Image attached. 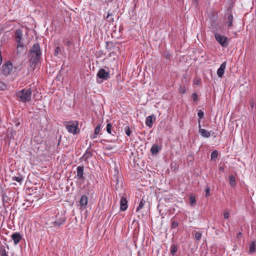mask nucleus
Segmentation results:
<instances>
[{
  "label": "nucleus",
  "mask_w": 256,
  "mask_h": 256,
  "mask_svg": "<svg viewBox=\"0 0 256 256\" xmlns=\"http://www.w3.org/2000/svg\"><path fill=\"white\" fill-rule=\"evenodd\" d=\"M41 54L39 44H34L30 50L31 66L33 69H36L38 67L40 58Z\"/></svg>",
  "instance_id": "obj_1"
},
{
  "label": "nucleus",
  "mask_w": 256,
  "mask_h": 256,
  "mask_svg": "<svg viewBox=\"0 0 256 256\" xmlns=\"http://www.w3.org/2000/svg\"><path fill=\"white\" fill-rule=\"evenodd\" d=\"M16 94L20 102L26 104L31 100L32 90L30 88H26L18 91Z\"/></svg>",
  "instance_id": "obj_2"
},
{
  "label": "nucleus",
  "mask_w": 256,
  "mask_h": 256,
  "mask_svg": "<svg viewBox=\"0 0 256 256\" xmlns=\"http://www.w3.org/2000/svg\"><path fill=\"white\" fill-rule=\"evenodd\" d=\"M96 77L98 83L101 84L110 78V72L109 71H106L104 68H100L97 73Z\"/></svg>",
  "instance_id": "obj_3"
},
{
  "label": "nucleus",
  "mask_w": 256,
  "mask_h": 256,
  "mask_svg": "<svg viewBox=\"0 0 256 256\" xmlns=\"http://www.w3.org/2000/svg\"><path fill=\"white\" fill-rule=\"evenodd\" d=\"M65 126L68 132L72 133L74 134H77L79 132L78 128V122H64Z\"/></svg>",
  "instance_id": "obj_4"
},
{
  "label": "nucleus",
  "mask_w": 256,
  "mask_h": 256,
  "mask_svg": "<svg viewBox=\"0 0 256 256\" xmlns=\"http://www.w3.org/2000/svg\"><path fill=\"white\" fill-rule=\"evenodd\" d=\"M14 72L13 65L10 61L6 62L2 66V74L8 76Z\"/></svg>",
  "instance_id": "obj_5"
},
{
  "label": "nucleus",
  "mask_w": 256,
  "mask_h": 256,
  "mask_svg": "<svg viewBox=\"0 0 256 256\" xmlns=\"http://www.w3.org/2000/svg\"><path fill=\"white\" fill-rule=\"evenodd\" d=\"M214 38L218 44L222 47H226L228 44V38L218 33L214 34Z\"/></svg>",
  "instance_id": "obj_6"
},
{
  "label": "nucleus",
  "mask_w": 256,
  "mask_h": 256,
  "mask_svg": "<svg viewBox=\"0 0 256 256\" xmlns=\"http://www.w3.org/2000/svg\"><path fill=\"white\" fill-rule=\"evenodd\" d=\"M54 217L57 219L52 222L54 224L55 226L60 227L66 222V218L62 214H58L56 215Z\"/></svg>",
  "instance_id": "obj_7"
},
{
  "label": "nucleus",
  "mask_w": 256,
  "mask_h": 256,
  "mask_svg": "<svg viewBox=\"0 0 256 256\" xmlns=\"http://www.w3.org/2000/svg\"><path fill=\"white\" fill-rule=\"evenodd\" d=\"M77 177L78 180H82L83 182L84 181L85 178L84 176V166H78L76 168Z\"/></svg>",
  "instance_id": "obj_8"
},
{
  "label": "nucleus",
  "mask_w": 256,
  "mask_h": 256,
  "mask_svg": "<svg viewBox=\"0 0 256 256\" xmlns=\"http://www.w3.org/2000/svg\"><path fill=\"white\" fill-rule=\"evenodd\" d=\"M11 238L14 245H17L22 239V235L20 232H16L11 235Z\"/></svg>",
  "instance_id": "obj_9"
},
{
  "label": "nucleus",
  "mask_w": 256,
  "mask_h": 256,
  "mask_svg": "<svg viewBox=\"0 0 256 256\" xmlns=\"http://www.w3.org/2000/svg\"><path fill=\"white\" fill-rule=\"evenodd\" d=\"M198 132L202 136L206 138L210 137L211 131L208 132L204 129L202 128L200 124V120H198Z\"/></svg>",
  "instance_id": "obj_10"
},
{
  "label": "nucleus",
  "mask_w": 256,
  "mask_h": 256,
  "mask_svg": "<svg viewBox=\"0 0 256 256\" xmlns=\"http://www.w3.org/2000/svg\"><path fill=\"white\" fill-rule=\"evenodd\" d=\"M128 208V200L126 196H122L120 201V210L125 211Z\"/></svg>",
  "instance_id": "obj_11"
},
{
  "label": "nucleus",
  "mask_w": 256,
  "mask_h": 256,
  "mask_svg": "<svg viewBox=\"0 0 256 256\" xmlns=\"http://www.w3.org/2000/svg\"><path fill=\"white\" fill-rule=\"evenodd\" d=\"M226 62H224L217 70V74L218 77L222 78L223 76L226 68Z\"/></svg>",
  "instance_id": "obj_12"
},
{
  "label": "nucleus",
  "mask_w": 256,
  "mask_h": 256,
  "mask_svg": "<svg viewBox=\"0 0 256 256\" xmlns=\"http://www.w3.org/2000/svg\"><path fill=\"white\" fill-rule=\"evenodd\" d=\"M23 34L20 29H17L15 30L14 36L16 42H22Z\"/></svg>",
  "instance_id": "obj_13"
},
{
  "label": "nucleus",
  "mask_w": 256,
  "mask_h": 256,
  "mask_svg": "<svg viewBox=\"0 0 256 256\" xmlns=\"http://www.w3.org/2000/svg\"><path fill=\"white\" fill-rule=\"evenodd\" d=\"M225 19L228 27H231L232 26L233 21L232 14L231 13L227 12L225 15Z\"/></svg>",
  "instance_id": "obj_14"
},
{
  "label": "nucleus",
  "mask_w": 256,
  "mask_h": 256,
  "mask_svg": "<svg viewBox=\"0 0 256 256\" xmlns=\"http://www.w3.org/2000/svg\"><path fill=\"white\" fill-rule=\"evenodd\" d=\"M88 198L86 195L81 196L80 200V206L82 208L86 206L88 204Z\"/></svg>",
  "instance_id": "obj_15"
},
{
  "label": "nucleus",
  "mask_w": 256,
  "mask_h": 256,
  "mask_svg": "<svg viewBox=\"0 0 256 256\" xmlns=\"http://www.w3.org/2000/svg\"><path fill=\"white\" fill-rule=\"evenodd\" d=\"M161 148L157 144H154L150 148V152L153 155H156L160 150Z\"/></svg>",
  "instance_id": "obj_16"
},
{
  "label": "nucleus",
  "mask_w": 256,
  "mask_h": 256,
  "mask_svg": "<svg viewBox=\"0 0 256 256\" xmlns=\"http://www.w3.org/2000/svg\"><path fill=\"white\" fill-rule=\"evenodd\" d=\"M146 124L149 128L152 126V116H148L146 118Z\"/></svg>",
  "instance_id": "obj_17"
},
{
  "label": "nucleus",
  "mask_w": 256,
  "mask_h": 256,
  "mask_svg": "<svg viewBox=\"0 0 256 256\" xmlns=\"http://www.w3.org/2000/svg\"><path fill=\"white\" fill-rule=\"evenodd\" d=\"M17 43V46H16V51L17 54H20L24 50V46L22 42H18Z\"/></svg>",
  "instance_id": "obj_18"
},
{
  "label": "nucleus",
  "mask_w": 256,
  "mask_h": 256,
  "mask_svg": "<svg viewBox=\"0 0 256 256\" xmlns=\"http://www.w3.org/2000/svg\"><path fill=\"white\" fill-rule=\"evenodd\" d=\"M112 124L110 123L106 125V132H108V133L111 134L112 136H114L116 134V132L114 131L113 132H112Z\"/></svg>",
  "instance_id": "obj_19"
},
{
  "label": "nucleus",
  "mask_w": 256,
  "mask_h": 256,
  "mask_svg": "<svg viewBox=\"0 0 256 256\" xmlns=\"http://www.w3.org/2000/svg\"><path fill=\"white\" fill-rule=\"evenodd\" d=\"M178 250V247L175 244H172L170 248V254L173 256H175Z\"/></svg>",
  "instance_id": "obj_20"
},
{
  "label": "nucleus",
  "mask_w": 256,
  "mask_h": 256,
  "mask_svg": "<svg viewBox=\"0 0 256 256\" xmlns=\"http://www.w3.org/2000/svg\"><path fill=\"white\" fill-rule=\"evenodd\" d=\"M12 180L18 182L20 184H22L24 180V178L21 175L18 176H14L12 177Z\"/></svg>",
  "instance_id": "obj_21"
},
{
  "label": "nucleus",
  "mask_w": 256,
  "mask_h": 256,
  "mask_svg": "<svg viewBox=\"0 0 256 256\" xmlns=\"http://www.w3.org/2000/svg\"><path fill=\"white\" fill-rule=\"evenodd\" d=\"M230 184V185L234 187L236 185V182L235 180V177L234 176H229Z\"/></svg>",
  "instance_id": "obj_22"
},
{
  "label": "nucleus",
  "mask_w": 256,
  "mask_h": 256,
  "mask_svg": "<svg viewBox=\"0 0 256 256\" xmlns=\"http://www.w3.org/2000/svg\"><path fill=\"white\" fill-rule=\"evenodd\" d=\"M256 251V244L254 242H252L250 245L249 252L254 253Z\"/></svg>",
  "instance_id": "obj_23"
},
{
  "label": "nucleus",
  "mask_w": 256,
  "mask_h": 256,
  "mask_svg": "<svg viewBox=\"0 0 256 256\" xmlns=\"http://www.w3.org/2000/svg\"><path fill=\"white\" fill-rule=\"evenodd\" d=\"M195 232V235H194V237H195V239L198 240V241H199L200 239H201V238H202V231H197V232Z\"/></svg>",
  "instance_id": "obj_24"
},
{
  "label": "nucleus",
  "mask_w": 256,
  "mask_h": 256,
  "mask_svg": "<svg viewBox=\"0 0 256 256\" xmlns=\"http://www.w3.org/2000/svg\"><path fill=\"white\" fill-rule=\"evenodd\" d=\"M7 89V85L4 82L0 81V91H4Z\"/></svg>",
  "instance_id": "obj_25"
},
{
  "label": "nucleus",
  "mask_w": 256,
  "mask_h": 256,
  "mask_svg": "<svg viewBox=\"0 0 256 256\" xmlns=\"http://www.w3.org/2000/svg\"><path fill=\"white\" fill-rule=\"evenodd\" d=\"M124 130L127 136H130L131 134V130L128 126H126L124 128Z\"/></svg>",
  "instance_id": "obj_26"
},
{
  "label": "nucleus",
  "mask_w": 256,
  "mask_h": 256,
  "mask_svg": "<svg viewBox=\"0 0 256 256\" xmlns=\"http://www.w3.org/2000/svg\"><path fill=\"white\" fill-rule=\"evenodd\" d=\"M189 200H190V203L191 206H193L195 204L196 200V198H195L194 196L193 195H192V194L190 195Z\"/></svg>",
  "instance_id": "obj_27"
},
{
  "label": "nucleus",
  "mask_w": 256,
  "mask_h": 256,
  "mask_svg": "<svg viewBox=\"0 0 256 256\" xmlns=\"http://www.w3.org/2000/svg\"><path fill=\"white\" fill-rule=\"evenodd\" d=\"M0 256H8V252H7L4 247L0 248Z\"/></svg>",
  "instance_id": "obj_28"
},
{
  "label": "nucleus",
  "mask_w": 256,
  "mask_h": 256,
  "mask_svg": "<svg viewBox=\"0 0 256 256\" xmlns=\"http://www.w3.org/2000/svg\"><path fill=\"white\" fill-rule=\"evenodd\" d=\"M144 204H145V202L144 200H141L140 202L139 203L138 206L136 208V211L138 212V211L140 210H141Z\"/></svg>",
  "instance_id": "obj_29"
},
{
  "label": "nucleus",
  "mask_w": 256,
  "mask_h": 256,
  "mask_svg": "<svg viewBox=\"0 0 256 256\" xmlns=\"http://www.w3.org/2000/svg\"><path fill=\"white\" fill-rule=\"evenodd\" d=\"M112 14L108 12L107 14V16L106 17V19L108 20L109 22H114V18L112 17Z\"/></svg>",
  "instance_id": "obj_30"
},
{
  "label": "nucleus",
  "mask_w": 256,
  "mask_h": 256,
  "mask_svg": "<svg viewBox=\"0 0 256 256\" xmlns=\"http://www.w3.org/2000/svg\"><path fill=\"white\" fill-rule=\"evenodd\" d=\"M218 151L216 150L213 151L211 153V155H210L211 160H214V159L218 157Z\"/></svg>",
  "instance_id": "obj_31"
},
{
  "label": "nucleus",
  "mask_w": 256,
  "mask_h": 256,
  "mask_svg": "<svg viewBox=\"0 0 256 256\" xmlns=\"http://www.w3.org/2000/svg\"><path fill=\"white\" fill-rule=\"evenodd\" d=\"M100 128H101V124H99L96 126V128L94 129V133H95L96 135H98L99 134V132H100Z\"/></svg>",
  "instance_id": "obj_32"
},
{
  "label": "nucleus",
  "mask_w": 256,
  "mask_h": 256,
  "mask_svg": "<svg viewBox=\"0 0 256 256\" xmlns=\"http://www.w3.org/2000/svg\"><path fill=\"white\" fill-rule=\"evenodd\" d=\"M198 116L199 117V120H202V118H204V112L201 110H199L198 112Z\"/></svg>",
  "instance_id": "obj_33"
},
{
  "label": "nucleus",
  "mask_w": 256,
  "mask_h": 256,
  "mask_svg": "<svg viewBox=\"0 0 256 256\" xmlns=\"http://www.w3.org/2000/svg\"><path fill=\"white\" fill-rule=\"evenodd\" d=\"M178 223L177 221L173 220L172 222L171 228H175L178 226Z\"/></svg>",
  "instance_id": "obj_34"
},
{
  "label": "nucleus",
  "mask_w": 256,
  "mask_h": 256,
  "mask_svg": "<svg viewBox=\"0 0 256 256\" xmlns=\"http://www.w3.org/2000/svg\"><path fill=\"white\" fill-rule=\"evenodd\" d=\"M60 52V48L59 46H57L54 50V56H58Z\"/></svg>",
  "instance_id": "obj_35"
},
{
  "label": "nucleus",
  "mask_w": 256,
  "mask_h": 256,
  "mask_svg": "<svg viewBox=\"0 0 256 256\" xmlns=\"http://www.w3.org/2000/svg\"><path fill=\"white\" fill-rule=\"evenodd\" d=\"M205 192H206V195L205 196L206 197H208L210 195V188L209 187H207L206 188V190H205Z\"/></svg>",
  "instance_id": "obj_36"
},
{
  "label": "nucleus",
  "mask_w": 256,
  "mask_h": 256,
  "mask_svg": "<svg viewBox=\"0 0 256 256\" xmlns=\"http://www.w3.org/2000/svg\"><path fill=\"white\" fill-rule=\"evenodd\" d=\"M250 106L252 108H254L256 106L255 102L253 99H252L250 101Z\"/></svg>",
  "instance_id": "obj_37"
},
{
  "label": "nucleus",
  "mask_w": 256,
  "mask_h": 256,
  "mask_svg": "<svg viewBox=\"0 0 256 256\" xmlns=\"http://www.w3.org/2000/svg\"><path fill=\"white\" fill-rule=\"evenodd\" d=\"M224 218H226V219H228V218L229 214H228V211H226V212H224Z\"/></svg>",
  "instance_id": "obj_38"
},
{
  "label": "nucleus",
  "mask_w": 256,
  "mask_h": 256,
  "mask_svg": "<svg viewBox=\"0 0 256 256\" xmlns=\"http://www.w3.org/2000/svg\"><path fill=\"white\" fill-rule=\"evenodd\" d=\"M186 92V88L184 87H182L181 86L180 88V92L181 93V94H184Z\"/></svg>",
  "instance_id": "obj_39"
},
{
  "label": "nucleus",
  "mask_w": 256,
  "mask_h": 256,
  "mask_svg": "<svg viewBox=\"0 0 256 256\" xmlns=\"http://www.w3.org/2000/svg\"><path fill=\"white\" fill-rule=\"evenodd\" d=\"M192 98L194 101H196L197 100V95L196 94H193Z\"/></svg>",
  "instance_id": "obj_40"
},
{
  "label": "nucleus",
  "mask_w": 256,
  "mask_h": 256,
  "mask_svg": "<svg viewBox=\"0 0 256 256\" xmlns=\"http://www.w3.org/2000/svg\"><path fill=\"white\" fill-rule=\"evenodd\" d=\"M164 56H165L166 58L168 59V58L170 57V53L167 52V53H166V54H164Z\"/></svg>",
  "instance_id": "obj_41"
},
{
  "label": "nucleus",
  "mask_w": 256,
  "mask_h": 256,
  "mask_svg": "<svg viewBox=\"0 0 256 256\" xmlns=\"http://www.w3.org/2000/svg\"><path fill=\"white\" fill-rule=\"evenodd\" d=\"M193 3L194 5H197L198 4V0H192Z\"/></svg>",
  "instance_id": "obj_42"
},
{
  "label": "nucleus",
  "mask_w": 256,
  "mask_h": 256,
  "mask_svg": "<svg viewBox=\"0 0 256 256\" xmlns=\"http://www.w3.org/2000/svg\"><path fill=\"white\" fill-rule=\"evenodd\" d=\"M96 136L97 135H96L95 133L93 134H92L91 136H90V138H96Z\"/></svg>",
  "instance_id": "obj_43"
},
{
  "label": "nucleus",
  "mask_w": 256,
  "mask_h": 256,
  "mask_svg": "<svg viewBox=\"0 0 256 256\" xmlns=\"http://www.w3.org/2000/svg\"><path fill=\"white\" fill-rule=\"evenodd\" d=\"M242 234V232H240L238 233L237 234V237L238 238L240 237L241 235Z\"/></svg>",
  "instance_id": "obj_44"
},
{
  "label": "nucleus",
  "mask_w": 256,
  "mask_h": 256,
  "mask_svg": "<svg viewBox=\"0 0 256 256\" xmlns=\"http://www.w3.org/2000/svg\"><path fill=\"white\" fill-rule=\"evenodd\" d=\"M195 82V84H198L199 82H198V81H195V82Z\"/></svg>",
  "instance_id": "obj_45"
},
{
  "label": "nucleus",
  "mask_w": 256,
  "mask_h": 256,
  "mask_svg": "<svg viewBox=\"0 0 256 256\" xmlns=\"http://www.w3.org/2000/svg\"><path fill=\"white\" fill-rule=\"evenodd\" d=\"M106 149L108 150H111L112 148L110 147H107Z\"/></svg>",
  "instance_id": "obj_46"
},
{
  "label": "nucleus",
  "mask_w": 256,
  "mask_h": 256,
  "mask_svg": "<svg viewBox=\"0 0 256 256\" xmlns=\"http://www.w3.org/2000/svg\"><path fill=\"white\" fill-rule=\"evenodd\" d=\"M108 2H112L113 0H107Z\"/></svg>",
  "instance_id": "obj_47"
},
{
  "label": "nucleus",
  "mask_w": 256,
  "mask_h": 256,
  "mask_svg": "<svg viewBox=\"0 0 256 256\" xmlns=\"http://www.w3.org/2000/svg\"><path fill=\"white\" fill-rule=\"evenodd\" d=\"M70 44V42H67V44Z\"/></svg>",
  "instance_id": "obj_48"
},
{
  "label": "nucleus",
  "mask_w": 256,
  "mask_h": 256,
  "mask_svg": "<svg viewBox=\"0 0 256 256\" xmlns=\"http://www.w3.org/2000/svg\"><path fill=\"white\" fill-rule=\"evenodd\" d=\"M220 170H223V168H220Z\"/></svg>",
  "instance_id": "obj_49"
}]
</instances>
